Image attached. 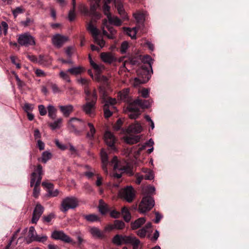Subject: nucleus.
<instances>
[{"label": "nucleus", "mask_w": 249, "mask_h": 249, "mask_svg": "<svg viewBox=\"0 0 249 249\" xmlns=\"http://www.w3.org/2000/svg\"><path fill=\"white\" fill-rule=\"evenodd\" d=\"M102 160V168L105 174H107V166L110 164L113 166L112 176L114 178L119 179L122 177L123 173H129L130 170L127 165H123L121 161L118 160L117 156H114L110 162H109L107 153L102 150L101 152Z\"/></svg>", "instance_id": "nucleus-1"}, {"label": "nucleus", "mask_w": 249, "mask_h": 249, "mask_svg": "<svg viewBox=\"0 0 249 249\" xmlns=\"http://www.w3.org/2000/svg\"><path fill=\"white\" fill-rule=\"evenodd\" d=\"M85 94L87 102L83 106V110L86 114L93 117L95 115V104L97 100V92L95 89L91 91L85 88Z\"/></svg>", "instance_id": "nucleus-2"}, {"label": "nucleus", "mask_w": 249, "mask_h": 249, "mask_svg": "<svg viewBox=\"0 0 249 249\" xmlns=\"http://www.w3.org/2000/svg\"><path fill=\"white\" fill-rule=\"evenodd\" d=\"M151 102L148 100L137 99L130 103L127 109L128 111V116L131 119H136L141 114L140 107L147 108L150 106Z\"/></svg>", "instance_id": "nucleus-3"}, {"label": "nucleus", "mask_w": 249, "mask_h": 249, "mask_svg": "<svg viewBox=\"0 0 249 249\" xmlns=\"http://www.w3.org/2000/svg\"><path fill=\"white\" fill-rule=\"evenodd\" d=\"M146 66L142 65L137 71V77L135 78L134 82L135 86H138L142 84H144L148 81L151 77V71Z\"/></svg>", "instance_id": "nucleus-4"}, {"label": "nucleus", "mask_w": 249, "mask_h": 249, "mask_svg": "<svg viewBox=\"0 0 249 249\" xmlns=\"http://www.w3.org/2000/svg\"><path fill=\"white\" fill-rule=\"evenodd\" d=\"M112 242L118 246L121 245L123 243L125 244H132L133 245V249H137L140 241L135 237L116 234L113 238Z\"/></svg>", "instance_id": "nucleus-5"}, {"label": "nucleus", "mask_w": 249, "mask_h": 249, "mask_svg": "<svg viewBox=\"0 0 249 249\" xmlns=\"http://www.w3.org/2000/svg\"><path fill=\"white\" fill-rule=\"evenodd\" d=\"M155 201L153 198L150 196H144L139 206V211L142 213L149 211L154 207Z\"/></svg>", "instance_id": "nucleus-6"}, {"label": "nucleus", "mask_w": 249, "mask_h": 249, "mask_svg": "<svg viewBox=\"0 0 249 249\" xmlns=\"http://www.w3.org/2000/svg\"><path fill=\"white\" fill-rule=\"evenodd\" d=\"M87 29L91 34L94 42L99 45L101 48L103 47L105 45V42L103 39H100L98 36L100 34V31L93 25L92 21L87 23Z\"/></svg>", "instance_id": "nucleus-7"}, {"label": "nucleus", "mask_w": 249, "mask_h": 249, "mask_svg": "<svg viewBox=\"0 0 249 249\" xmlns=\"http://www.w3.org/2000/svg\"><path fill=\"white\" fill-rule=\"evenodd\" d=\"M87 29L91 34L94 42L99 45L101 48L103 47L105 45V42L103 39H100L98 36L100 34V31L93 25L92 21L87 23Z\"/></svg>", "instance_id": "nucleus-8"}, {"label": "nucleus", "mask_w": 249, "mask_h": 249, "mask_svg": "<svg viewBox=\"0 0 249 249\" xmlns=\"http://www.w3.org/2000/svg\"><path fill=\"white\" fill-rule=\"evenodd\" d=\"M87 29L91 34L94 42L99 45L101 48L103 47L105 45V42L103 39H100L98 36L100 34V31L93 25L92 21L87 23Z\"/></svg>", "instance_id": "nucleus-9"}, {"label": "nucleus", "mask_w": 249, "mask_h": 249, "mask_svg": "<svg viewBox=\"0 0 249 249\" xmlns=\"http://www.w3.org/2000/svg\"><path fill=\"white\" fill-rule=\"evenodd\" d=\"M87 29L91 34L94 42L99 45L101 48L103 47L105 45V42L103 39H100L98 36L100 34V31L93 25L92 21L87 23Z\"/></svg>", "instance_id": "nucleus-10"}, {"label": "nucleus", "mask_w": 249, "mask_h": 249, "mask_svg": "<svg viewBox=\"0 0 249 249\" xmlns=\"http://www.w3.org/2000/svg\"><path fill=\"white\" fill-rule=\"evenodd\" d=\"M78 202V200L74 197H67L62 201L61 210L63 212L66 213L69 209L76 207Z\"/></svg>", "instance_id": "nucleus-11"}, {"label": "nucleus", "mask_w": 249, "mask_h": 249, "mask_svg": "<svg viewBox=\"0 0 249 249\" xmlns=\"http://www.w3.org/2000/svg\"><path fill=\"white\" fill-rule=\"evenodd\" d=\"M119 195L128 202H131L135 196V191L132 186H127L119 191Z\"/></svg>", "instance_id": "nucleus-12"}, {"label": "nucleus", "mask_w": 249, "mask_h": 249, "mask_svg": "<svg viewBox=\"0 0 249 249\" xmlns=\"http://www.w3.org/2000/svg\"><path fill=\"white\" fill-rule=\"evenodd\" d=\"M51 237L55 240H60L67 243L75 245L76 242L73 241L71 238L64 233L62 231L54 230L51 235Z\"/></svg>", "instance_id": "nucleus-13"}, {"label": "nucleus", "mask_w": 249, "mask_h": 249, "mask_svg": "<svg viewBox=\"0 0 249 249\" xmlns=\"http://www.w3.org/2000/svg\"><path fill=\"white\" fill-rule=\"evenodd\" d=\"M42 174V167L40 164H38L35 170V171L31 174L30 181L31 187L34 186L36 179V181L35 184H36L37 185H40Z\"/></svg>", "instance_id": "nucleus-14"}, {"label": "nucleus", "mask_w": 249, "mask_h": 249, "mask_svg": "<svg viewBox=\"0 0 249 249\" xmlns=\"http://www.w3.org/2000/svg\"><path fill=\"white\" fill-rule=\"evenodd\" d=\"M105 142L111 151L116 150L115 143L117 139L114 135L109 131H106L104 135Z\"/></svg>", "instance_id": "nucleus-15"}, {"label": "nucleus", "mask_w": 249, "mask_h": 249, "mask_svg": "<svg viewBox=\"0 0 249 249\" xmlns=\"http://www.w3.org/2000/svg\"><path fill=\"white\" fill-rule=\"evenodd\" d=\"M18 41L20 45L25 47H28L35 44V41L33 36L27 34L19 35Z\"/></svg>", "instance_id": "nucleus-16"}, {"label": "nucleus", "mask_w": 249, "mask_h": 249, "mask_svg": "<svg viewBox=\"0 0 249 249\" xmlns=\"http://www.w3.org/2000/svg\"><path fill=\"white\" fill-rule=\"evenodd\" d=\"M44 210V207L39 203H37L33 212L32 218V223H36L37 221L39 220L41 215L43 213Z\"/></svg>", "instance_id": "nucleus-17"}, {"label": "nucleus", "mask_w": 249, "mask_h": 249, "mask_svg": "<svg viewBox=\"0 0 249 249\" xmlns=\"http://www.w3.org/2000/svg\"><path fill=\"white\" fill-rule=\"evenodd\" d=\"M85 129L87 131L86 138L90 142L91 144H92L95 139V134L96 132L94 126L92 123H88L87 127H86Z\"/></svg>", "instance_id": "nucleus-18"}, {"label": "nucleus", "mask_w": 249, "mask_h": 249, "mask_svg": "<svg viewBox=\"0 0 249 249\" xmlns=\"http://www.w3.org/2000/svg\"><path fill=\"white\" fill-rule=\"evenodd\" d=\"M67 40V37L59 34L54 36L52 38L53 44L58 47H61Z\"/></svg>", "instance_id": "nucleus-19"}, {"label": "nucleus", "mask_w": 249, "mask_h": 249, "mask_svg": "<svg viewBox=\"0 0 249 249\" xmlns=\"http://www.w3.org/2000/svg\"><path fill=\"white\" fill-rule=\"evenodd\" d=\"M100 57L105 63L111 64L116 61V58L110 53H102L100 54Z\"/></svg>", "instance_id": "nucleus-20"}, {"label": "nucleus", "mask_w": 249, "mask_h": 249, "mask_svg": "<svg viewBox=\"0 0 249 249\" xmlns=\"http://www.w3.org/2000/svg\"><path fill=\"white\" fill-rule=\"evenodd\" d=\"M103 24L106 26L110 34L108 36V38L109 39H114L115 38V35L116 34L117 31L110 25L108 23L107 20L104 19L103 20Z\"/></svg>", "instance_id": "nucleus-21"}, {"label": "nucleus", "mask_w": 249, "mask_h": 249, "mask_svg": "<svg viewBox=\"0 0 249 249\" xmlns=\"http://www.w3.org/2000/svg\"><path fill=\"white\" fill-rule=\"evenodd\" d=\"M58 107L60 111L66 117H69L70 114L73 111V106L71 105L67 106H59Z\"/></svg>", "instance_id": "nucleus-22"}, {"label": "nucleus", "mask_w": 249, "mask_h": 249, "mask_svg": "<svg viewBox=\"0 0 249 249\" xmlns=\"http://www.w3.org/2000/svg\"><path fill=\"white\" fill-rule=\"evenodd\" d=\"M89 232L94 237L102 239L105 237L104 233L101 231L98 228L92 227L89 228Z\"/></svg>", "instance_id": "nucleus-23"}, {"label": "nucleus", "mask_w": 249, "mask_h": 249, "mask_svg": "<svg viewBox=\"0 0 249 249\" xmlns=\"http://www.w3.org/2000/svg\"><path fill=\"white\" fill-rule=\"evenodd\" d=\"M133 16L137 21L139 25L137 26L140 28L141 26H143V23L144 21V15L143 13L138 11L133 14Z\"/></svg>", "instance_id": "nucleus-24"}, {"label": "nucleus", "mask_w": 249, "mask_h": 249, "mask_svg": "<svg viewBox=\"0 0 249 249\" xmlns=\"http://www.w3.org/2000/svg\"><path fill=\"white\" fill-rule=\"evenodd\" d=\"M107 18L108 23L109 25H114L118 26L122 25V21L117 17L108 15V18Z\"/></svg>", "instance_id": "nucleus-25"}, {"label": "nucleus", "mask_w": 249, "mask_h": 249, "mask_svg": "<svg viewBox=\"0 0 249 249\" xmlns=\"http://www.w3.org/2000/svg\"><path fill=\"white\" fill-rule=\"evenodd\" d=\"M144 217H141L136 220L134 222L131 224V228L133 230H136L140 228L145 222Z\"/></svg>", "instance_id": "nucleus-26"}, {"label": "nucleus", "mask_w": 249, "mask_h": 249, "mask_svg": "<svg viewBox=\"0 0 249 249\" xmlns=\"http://www.w3.org/2000/svg\"><path fill=\"white\" fill-rule=\"evenodd\" d=\"M129 89H124L122 91H120L119 93V96L120 97V99L121 101L125 102H128L129 101Z\"/></svg>", "instance_id": "nucleus-27"}, {"label": "nucleus", "mask_w": 249, "mask_h": 249, "mask_svg": "<svg viewBox=\"0 0 249 249\" xmlns=\"http://www.w3.org/2000/svg\"><path fill=\"white\" fill-rule=\"evenodd\" d=\"M129 129L131 132L135 133H140L142 129L141 124L137 122H136L134 124H131L129 127Z\"/></svg>", "instance_id": "nucleus-28"}, {"label": "nucleus", "mask_w": 249, "mask_h": 249, "mask_svg": "<svg viewBox=\"0 0 249 249\" xmlns=\"http://www.w3.org/2000/svg\"><path fill=\"white\" fill-rule=\"evenodd\" d=\"M72 8L70 10L69 13L68 18L70 21H72L75 19V7H76V0H72Z\"/></svg>", "instance_id": "nucleus-29"}, {"label": "nucleus", "mask_w": 249, "mask_h": 249, "mask_svg": "<svg viewBox=\"0 0 249 249\" xmlns=\"http://www.w3.org/2000/svg\"><path fill=\"white\" fill-rule=\"evenodd\" d=\"M49 117L53 120L55 119L56 116L57 109L52 105H49L47 107Z\"/></svg>", "instance_id": "nucleus-30"}, {"label": "nucleus", "mask_w": 249, "mask_h": 249, "mask_svg": "<svg viewBox=\"0 0 249 249\" xmlns=\"http://www.w3.org/2000/svg\"><path fill=\"white\" fill-rule=\"evenodd\" d=\"M51 62V58L48 55H39L38 63L41 65L49 64Z\"/></svg>", "instance_id": "nucleus-31"}, {"label": "nucleus", "mask_w": 249, "mask_h": 249, "mask_svg": "<svg viewBox=\"0 0 249 249\" xmlns=\"http://www.w3.org/2000/svg\"><path fill=\"white\" fill-rule=\"evenodd\" d=\"M122 213L123 215L124 221L126 222H129L131 219V216L128 209L126 207H124L122 208Z\"/></svg>", "instance_id": "nucleus-32"}, {"label": "nucleus", "mask_w": 249, "mask_h": 249, "mask_svg": "<svg viewBox=\"0 0 249 249\" xmlns=\"http://www.w3.org/2000/svg\"><path fill=\"white\" fill-rule=\"evenodd\" d=\"M103 109L105 117L106 118L110 117L112 115L113 111L115 110L112 108L108 106L107 104L104 105Z\"/></svg>", "instance_id": "nucleus-33"}, {"label": "nucleus", "mask_w": 249, "mask_h": 249, "mask_svg": "<svg viewBox=\"0 0 249 249\" xmlns=\"http://www.w3.org/2000/svg\"><path fill=\"white\" fill-rule=\"evenodd\" d=\"M140 139V138L138 136H132L126 137L125 139V141L126 143L130 144H133L139 142Z\"/></svg>", "instance_id": "nucleus-34"}, {"label": "nucleus", "mask_w": 249, "mask_h": 249, "mask_svg": "<svg viewBox=\"0 0 249 249\" xmlns=\"http://www.w3.org/2000/svg\"><path fill=\"white\" fill-rule=\"evenodd\" d=\"M84 69L81 67H73L69 69L67 72L70 73L72 75H78L84 71Z\"/></svg>", "instance_id": "nucleus-35"}, {"label": "nucleus", "mask_w": 249, "mask_h": 249, "mask_svg": "<svg viewBox=\"0 0 249 249\" xmlns=\"http://www.w3.org/2000/svg\"><path fill=\"white\" fill-rule=\"evenodd\" d=\"M48 237L46 235H43L40 238H33L28 237L26 239V242L28 244L31 243L34 241H36L40 243H44L47 240Z\"/></svg>", "instance_id": "nucleus-36"}, {"label": "nucleus", "mask_w": 249, "mask_h": 249, "mask_svg": "<svg viewBox=\"0 0 249 249\" xmlns=\"http://www.w3.org/2000/svg\"><path fill=\"white\" fill-rule=\"evenodd\" d=\"M83 216L84 219L90 222H94L99 220V217L94 214H84Z\"/></svg>", "instance_id": "nucleus-37"}, {"label": "nucleus", "mask_w": 249, "mask_h": 249, "mask_svg": "<svg viewBox=\"0 0 249 249\" xmlns=\"http://www.w3.org/2000/svg\"><path fill=\"white\" fill-rule=\"evenodd\" d=\"M138 28V27H136L132 29L127 28L126 30V33L132 39H135Z\"/></svg>", "instance_id": "nucleus-38"}, {"label": "nucleus", "mask_w": 249, "mask_h": 249, "mask_svg": "<svg viewBox=\"0 0 249 249\" xmlns=\"http://www.w3.org/2000/svg\"><path fill=\"white\" fill-rule=\"evenodd\" d=\"M151 60L152 58L149 55H145L143 56L142 58V62L144 64L142 65L146 66L148 68H150L151 71L153 72L151 63Z\"/></svg>", "instance_id": "nucleus-39"}, {"label": "nucleus", "mask_w": 249, "mask_h": 249, "mask_svg": "<svg viewBox=\"0 0 249 249\" xmlns=\"http://www.w3.org/2000/svg\"><path fill=\"white\" fill-rule=\"evenodd\" d=\"M41 236L37 235L36 234V232L35 230V229L34 227H31L29 228L28 237L29 238H40Z\"/></svg>", "instance_id": "nucleus-40"}, {"label": "nucleus", "mask_w": 249, "mask_h": 249, "mask_svg": "<svg viewBox=\"0 0 249 249\" xmlns=\"http://www.w3.org/2000/svg\"><path fill=\"white\" fill-rule=\"evenodd\" d=\"M8 29V25L7 23L5 21H2L0 24V36L2 34V31H3L4 35L5 36L7 34V30Z\"/></svg>", "instance_id": "nucleus-41"}, {"label": "nucleus", "mask_w": 249, "mask_h": 249, "mask_svg": "<svg viewBox=\"0 0 249 249\" xmlns=\"http://www.w3.org/2000/svg\"><path fill=\"white\" fill-rule=\"evenodd\" d=\"M118 13L120 15V16H121V17L124 19V20H126L127 19V16L125 13V12L124 10V9L123 8V5H122L121 4H119L118 5Z\"/></svg>", "instance_id": "nucleus-42"}, {"label": "nucleus", "mask_w": 249, "mask_h": 249, "mask_svg": "<svg viewBox=\"0 0 249 249\" xmlns=\"http://www.w3.org/2000/svg\"><path fill=\"white\" fill-rule=\"evenodd\" d=\"M62 122V118H59L53 123H51L49 124V126L52 128L53 130H54L56 128L59 127L60 124Z\"/></svg>", "instance_id": "nucleus-43"}, {"label": "nucleus", "mask_w": 249, "mask_h": 249, "mask_svg": "<svg viewBox=\"0 0 249 249\" xmlns=\"http://www.w3.org/2000/svg\"><path fill=\"white\" fill-rule=\"evenodd\" d=\"M52 154L48 151H45L42 153L41 161L46 163L49 160L51 159Z\"/></svg>", "instance_id": "nucleus-44"}, {"label": "nucleus", "mask_w": 249, "mask_h": 249, "mask_svg": "<svg viewBox=\"0 0 249 249\" xmlns=\"http://www.w3.org/2000/svg\"><path fill=\"white\" fill-rule=\"evenodd\" d=\"M114 226L115 229L122 230L124 227L125 224L122 221L115 220L114 222Z\"/></svg>", "instance_id": "nucleus-45"}, {"label": "nucleus", "mask_w": 249, "mask_h": 249, "mask_svg": "<svg viewBox=\"0 0 249 249\" xmlns=\"http://www.w3.org/2000/svg\"><path fill=\"white\" fill-rule=\"evenodd\" d=\"M55 218V215L53 213H51L48 215H43L42 217L43 222L44 223H49L51 221V220Z\"/></svg>", "instance_id": "nucleus-46"}, {"label": "nucleus", "mask_w": 249, "mask_h": 249, "mask_svg": "<svg viewBox=\"0 0 249 249\" xmlns=\"http://www.w3.org/2000/svg\"><path fill=\"white\" fill-rule=\"evenodd\" d=\"M94 79L95 81L100 82H105L107 81V79L106 76L101 75L100 74V72H97L95 75Z\"/></svg>", "instance_id": "nucleus-47"}, {"label": "nucleus", "mask_w": 249, "mask_h": 249, "mask_svg": "<svg viewBox=\"0 0 249 249\" xmlns=\"http://www.w3.org/2000/svg\"><path fill=\"white\" fill-rule=\"evenodd\" d=\"M116 103V100L115 99H113L110 97H108L106 101L105 104H107L110 107L115 109V107L114 105Z\"/></svg>", "instance_id": "nucleus-48"}, {"label": "nucleus", "mask_w": 249, "mask_h": 249, "mask_svg": "<svg viewBox=\"0 0 249 249\" xmlns=\"http://www.w3.org/2000/svg\"><path fill=\"white\" fill-rule=\"evenodd\" d=\"M99 211L102 214H105L107 211V207L106 205L103 204V201L102 200H100L99 201Z\"/></svg>", "instance_id": "nucleus-49"}, {"label": "nucleus", "mask_w": 249, "mask_h": 249, "mask_svg": "<svg viewBox=\"0 0 249 249\" xmlns=\"http://www.w3.org/2000/svg\"><path fill=\"white\" fill-rule=\"evenodd\" d=\"M25 10L21 7H16L14 10H13V14L15 18H16L19 14L23 13Z\"/></svg>", "instance_id": "nucleus-50"}, {"label": "nucleus", "mask_w": 249, "mask_h": 249, "mask_svg": "<svg viewBox=\"0 0 249 249\" xmlns=\"http://www.w3.org/2000/svg\"><path fill=\"white\" fill-rule=\"evenodd\" d=\"M34 188L33 190V196L35 198H37L39 195L40 193V185H37L36 184H34Z\"/></svg>", "instance_id": "nucleus-51"}, {"label": "nucleus", "mask_w": 249, "mask_h": 249, "mask_svg": "<svg viewBox=\"0 0 249 249\" xmlns=\"http://www.w3.org/2000/svg\"><path fill=\"white\" fill-rule=\"evenodd\" d=\"M90 65L97 71V72H101L102 71L101 67L95 63L92 60L90 61Z\"/></svg>", "instance_id": "nucleus-52"}, {"label": "nucleus", "mask_w": 249, "mask_h": 249, "mask_svg": "<svg viewBox=\"0 0 249 249\" xmlns=\"http://www.w3.org/2000/svg\"><path fill=\"white\" fill-rule=\"evenodd\" d=\"M23 108L26 113H28L32 111L34 108V106L31 104L25 103L23 107Z\"/></svg>", "instance_id": "nucleus-53"}, {"label": "nucleus", "mask_w": 249, "mask_h": 249, "mask_svg": "<svg viewBox=\"0 0 249 249\" xmlns=\"http://www.w3.org/2000/svg\"><path fill=\"white\" fill-rule=\"evenodd\" d=\"M110 6L108 5L106 3H105L103 5V11L104 14L107 16V18H108V15H111L109 12L110 10Z\"/></svg>", "instance_id": "nucleus-54"}, {"label": "nucleus", "mask_w": 249, "mask_h": 249, "mask_svg": "<svg viewBox=\"0 0 249 249\" xmlns=\"http://www.w3.org/2000/svg\"><path fill=\"white\" fill-rule=\"evenodd\" d=\"M59 75L61 78L66 80L68 82H70L71 80L69 75L63 71H61L59 73Z\"/></svg>", "instance_id": "nucleus-55"}, {"label": "nucleus", "mask_w": 249, "mask_h": 249, "mask_svg": "<svg viewBox=\"0 0 249 249\" xmlns=\"http://www.w3.org/2000/svg\"><path fill=\"white\" fill-rule=\"evenodd\" d=\"M128 48V44L126 41H124L121 46V52L122 53H126L127 49Z\"/></svg>", "instance_id": "nucleus-56"}, {"label": "nucleus", "mask_w": 249, "mask_h": 249, "mask_svg": "<svg viewBox=\"0 0 249 249\" xmlns=\"http://www.w3.org/2000/svg\"><path fill=\"white\" fill-rule=\"evenodd\" d=\"M38 107L40 115L44 116L47 114V110L45 108L44 106L40 105L38 106Z\"/></svg>", "instance_id": "nucleus-57"}, {"label": "nucleus", "mask_w": 249, "mask_h": 249, "mask_svg": "<svg viewBox=\"0 0 249 249\" xmlns=\"http://www.w3.org/2000/svg\"><path fill=\"white\" fill-rule=\"evenodd\" d=\"M78 81L82 85L85 86L84 89L86 88V89H89L88 88V86H89V81L88 80H87L85 78H81L78 80Z\"/></svg>", "instance_id": "nucleus-58"}, {"label": "nucleus", "mask_w": 249, "mask_h": 249, "mask_svg": "<svg viewBox=\"0 0 249 249\" xmlns=\"http://www.w3.org/2000/svg\"><path fill=\"white\" fill-rule=\"evenodd\" d=\"M75 122H80V120L76 118H72L69 120V121L68 122L69 125L71 126L73 128H75V126L73 124V123Z\"/></svg>", "instance_id": "nucleus-59"}, {"label": "nucleus", "mask_w": 249, "mask_h": 249, "mask_svg": "<svg viewBox=\"0 0 249 249\" xmlns=\"http://www.w3.org/2000/svg\"><path fill=\"white\" fill-rule=\"evenodd\" d=\"M147 232V231L145 229V228H142L137 231V234L140 237H144L145 236L146 233Z\"/></svg>", "instance_id": "nucleus-60"}, {"label": "nucleus", "mask_w": 249, "mask_h": 249, "mask_svg": "<svg viewBox=\"0 0 249 249\" xmlns=\"http://www.w3.org/2000/svg\"><path fill=\"white\" fill-rule=\"evenodd\" d=\"M42 186L48 189V190H52L53 188V184L51 183L47 182H43L42 183Z\"/></svg>", "instance_id": "nucleus-61"}, {"label": "nucleus", "mask_w": 249, "mask_h": 249, "mask_svg": "<svg viewBox=\"0 0 249 249\" xmlns=\"http://www.w3.org/2000/svg\"><path fill=\"white\" fill-rule=\"evenodd\" d=\"M110 216L114 218H119L120 216V213L116 210H113L110 212Z\"/></svg>", "instance_id": "nucleus-62"}, {"label": "nucleus", "mask_w": 249, "mask_h": 249, "mask_svg": "<svg viewBox=\"0 0 249 249\" xmlns=\"http://www.w3.org/2000/svg\"><path fill=\"white\" fill-rule=\"evenodd\" d=\"M96 174H95L94 171H88L85 172V175L88 178H92L94 176H96Z\"/></svg>", "instance_id": "nucleus-63"}, {"label": "nucleus", "mask_w": 249, "mask_h": 249, "mask_svg": "<svg viewBox=\"0 0 249 249\" xmlns=\"http://www.w3.org/2000/svg\"><path fill=\"white\" fill-rule=\"evenodd\" d=\"M156 218L154 220V222L158 224L160 222L161 219L162 218V216L158 212H155Z\"/></svg>", "instance_id": "nucleus-64"}]
</instances>
